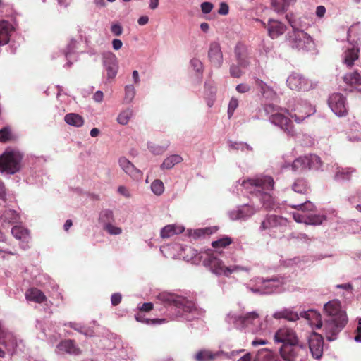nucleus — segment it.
Listing matches in <instances>:
<instances>
[{
	"instance_id": "nucleus-23",
	"label": "nucleus",
	"mask_w": 361,
	"mask_h": 361,
	"mask_svg": "<svg viewBox=\"0 0 361 361\" xmlns=\"http://www.w3.org/2000/svg\"><path fill=\"white\" fill-rule=\"evenodd\" d=\"M15 30L16 25L13 21L0 20V46L6 45L9 42Z\"/></svg>"
},
{
	"instance_id": "nucleus-46",
	"label": "nucleus",
	"mask_w": 361,
	"mask_h": 361,
	"mask_svg": "<svg viewBox=\"0 0 361 361\" xmlns=\"http://www.w3.org/2000/svg\"><path fill=\"white\" fill-rule=\"evenodd\" d=\"M136 94V90L133 84L126 85L124 87V98L123 102L125 104H130L133 102Z\"/></svg>"
},
{
	"instance_id": "nucleus-35",
	"label": "nucleus",
	"mask_w": 361,
	"mask_h": 361,
	"mask_svg": "<svg viewBox=\"0 0 361 361\" xmlns=\"http://www.w3.org/2000/svg\"><path fill=\"white\" fill-rule=\"evenodd\" d=\"M253 361H281L278 355L267 348H262L255 354Z\"/></svg>"
},
{
	"instance_id": "nucleus-25",
	"label": "nucleus",
	"mask_w": 361,
	"mask_h": 361,
	"mask_svg": "<svg viewBox=\"0 0 361 361\" xmlns=\"http://www.w3.org/2000/svg\"><path fill=\"white\" fill-rule=\"evenodd\" d=\"M78 42L75 39H71L68 44L66 46L65 50H59L51 55L52 59H56L59 56H63L67 60V63L64 65V67H71L73 64L70 61V57L72 54H73L77 49Z\"/></svg>"
},
{
	"instance_id": "nucleus-53",
	"label": "nucleus",
	"mask_w": 361,
	"mask_h": 361,
	"mask_svg": "<svg viewBox=\"0 0 361 361\" xmlns=\"http://www.w3.org/2000/svg\"><path fill=\"white\" fill-rule=\"evenodd\" d=\"M231 243H232L231 238L226 236V237L221 238L217 240L213 241L212 243V245L213 247L218 249V248L226 247V246L231 245Z\"/></svg>"
},
{
	"instance_id": "nucleus-59",
	"label": "nucleus",
	"mask_w": 361,
	"mask_h": 361,
	"mask_svg": "<svg viewBox=\"0 0 361 361\" xmlns=\"http://www.w3.org/2000/svg\"><path fill=\"white\" fill-rule=\"evenodd\" d=\"M11 133L8 127H4L0 130V141L6 142L11 139Z\"/></svg>"
},
{
	"instance_id": "nucleus-22",
	"label": "nucleus",
	"mask_w": 361,
	"mask_h": 361,
	"mask_svg": "<svg viewBox=\"0 0 361 361\" xmlns=\"http://www.w3.org/2000/svg\"><path fill=\"white\" fill-rule=\"evenodd\" d=\"M208 59L212 65L220 68L223 63V53L218 42H212L208 49Z\"/></svg>"
},
{
	"instance_id": "nucleus-61",
	"label": "nucleus",
	"mask_w": 361,
	"mask_h": 361,
	"mask_svg": "<svg viewBox=\"0 0 361 361\" xmlns=\"http://www.w3.org/2000/svg\"><path fill=\"white\" fill-rule=\"evenodd\" d=\"M190 63L196 72L200 73L203 71V65L200 59L193 58L190 60Z\"/></svg>"
},
{
	"instance_id": "nucleus-24",
	"label": "nucleus",
	"mask_w": 361,
	"mask_h": 361,
	"mask_svg": "<svg viewBox=\"0 0 361 361\" xmlns=\"http://www.w3.org/2000/svg\"><path fill=\"white\" fill-rule=\"evenodd\" d=\"M236 60L238 65L243 68H247L250 64V56L246 46L241 43H238L234 49Z\"/></svg>"
},
{
	"instance_id": "nucleus-4",
	"label": "nucleus",
	"mask_w": 361,
	"mask_h": 361,
	"mask_svg": "<svg viewBox=\"0 0 361 361\" xmlns=\"http://www.w3.org/2000/svg\"><path fill=\"white\" fill-rule=\"evenodd\" d=\"M224 321L230 326L252 334H259L263 329V323L256 311L245 314L230 311L226 314Z\"/></svg>"
},
{
	"instance_id": "nucleus-30",
	"label": "nucleus",
	"mask_w": 361,
	"mask_h": 361,
	"mask_svg": "<svg viewBox=\"0 0 361 361\" xmlns=\"http://www.w3.org/2000/svg\"><path fill=\"white\" fill-rule=\"evenodd\" d=\"M25 178L30 184L41 185L46 182L47 177L42 171L31 169L27 172Z\"/></svg>"
},
{
	"instance_id": "nucleus-15",
	"label": "nucleus",
	"mask_w": 361,
	"mask_h": 361,
	"mask_svg": "<svg viewBox=\"0 0 361 361\" xmlns=\"http://www.w3.org/2000/svg\"><path fill=\"white\" fill-rule=\"evenodd\" d=\"M0 344L5 347L11 355L21 354L25 348L23 341L11 331L7 334L4 339H0Z\"/></svg>"
},
{
	"instance_id": "nucleus-21",
	"label": "nucleus",
	"mask_w": 361,
	"mask_h": 361,
	"mask_svg": "<svg viewBox=\"0 0 361 361\" xmlns=\"http://www.w3.org/2000/svg\"><path fill=\"white\" fill-rule=\"evenodd\" d=\"M308 343L312 357L320 359L324 350V339L322 335L315 332L312 333L308 337Z\"/></svg>"
},
{
	"instance_id": "nucleus-47",
	"label": "nucleus",
	"mask_w": 361,
	"mask_h": 361,
	"mask_svg": "<svg viewBox=\"0 0 361 361\" xmlns=\"http://www.w3.org/2000/svg\"><path fill=\"white\" fill-rule=\"evenodd\" d=\"M133 116V110L130 108H127L119 113L117 116V122L122 125L126 126L128 123L130 119Z\"/></svg>"
},
{
	"instance_id": "nucleus-9",
	"label": "nucleus",
	"mask_w": 361,
	"mask_h": 361,
	"mask_svg": "<svg viewBox=\"0 0 361 361\" xmlns=\"http://www.w3.org/2000/svg\"><path fill=\"white\" fill-rule=\"evenodd\" d=\"M23 154L16 149H7L0 156V171L13 175L22 167Z\"/></svg>"
},
{
	"instance_id": "nucleus-43",
	"label": "nucleus",
	"mask_w": 361,
	"mask_h": 361,
	"mask_svg": "<svg viewBox=\"0 0 361 361\" xmlns=\"http://www.w3.org/2000/svg\"><path fill=\"white\" fill-rule=\"evenodd\" d=\"M295 0H271V6L278 13H282L287 11L289 6Z\"/></svg>"
},
{
	"instance_id": "nucleus-8",
	"label": "nucleus",
	"mask_w": 361,
	"mask_h": 361,
	"mask_svg": "<svg viewBox=\"0 0 361 361\" xmlns=\"http://www.w3.org/2000/svg\"><path fill=\"white\" fill-rule=\"evenodd\" d=\"M288 114L295 122L300 124L307 118L315 113V109L306 100L300 97H292L287 102Z\"/></svg>"
},
{
	"instance_id": "nucleus-52",
	"label": "nucleus",
	"mask_w": 361,
	"mask_h": 361,
	"mask_svg": "<svg viewBox=\"0 0 361 361\" xmlns=\"http://www.w3.org/2000/svg\"><path fill=\"white\" fill-rule=\"evenodd\" d=\"M286 18L293 29L292 32H296L298 31H304L303 26L301 25L300 21L293 16H289L286 15Z\"/></svg>"
},
{
	"instance_id": "nucleus-11",
	"label": "nucleus",
	"mask_w": 361,
	"mask_h": 361,
	"mask_svg": "<svg viewBox=\"0 0 361 361\" xmlns=\"http://www.w3.org/2000/svg\"><path fill=\"white\" fill-rule=\"evenodd\" d=\"M292 170L301 172L306 170H319L322 169L320 157L316 154H308L295 159L292 165Z\"/></svg>"
},
{
	"instance_id": "nucleus-2",
	"label": "nucleus",
	"mask_w": 361,
	"mask_h": 361,
	"mask_svg": "<svg viewBox=\"0 0 361 361\" xmlns=\"http://www.w3.org/2000/svg\"><path fill=\"white\" fill-rule=\"evenodd\" d=\"M241 186L250 194L251 203L238 206L228 212L229 218L233 221H245L259 210V205H255V200H259L262 207L274 209L275 200L271 192L274 190V180L270 176H260L255 178L243 180Z\"/></svg>"
},
{
	"instance_id": "nucleus-12",
	"label": "nucleus",
	"mask_w": 361,
	"mask_h": 361,
	"mask_svg": "<svg viewBox=\"0 0 361 361\" xmlns=\"http://www.w3.org/2000/svg\"><path fill=\"white\" fill-rule=\"evenodd\" d=\"M279 352L285 361H305L307 356L306 348L298 343L283 345Z\"/></svg>"
},
{
	"instance_id": "nucleus-3",
	"label": "nucleus",
	"mask_w": 361,
	"mask_h": 361,
	"mask_svg": "<svg viewBox=\"0 0 361 361\" xmlns=\"http://www.w3.org/2000/svg\"><path fill=\"white\" fill-rule=\"evenodd\" d=\"M157 300L165 307L174 310L175 317L183 321L191 322L200 318L203 312L198 309L192 300L174 293L162 292Z\"/></svg>"
},
{
	"instance_id": "nucleus-33",
	"label": "nucleus",
	"mask_w": 361,
	"mask_h": 361,
	"mask_svg": "<svg viewBox=\"0 0 361 361\" xmlns=\"http://www.w3.org/2000/svg\"><path fill=\"white\" fill-rule=\"evenodd\" d=\"M355 172V169L353 168L337 167L334 176V180L338 183L348 181Z\"/></svg>"
},
{
	"instance_id": "nucleus-1",
	"label": "nucleus",
	"mask_w": 361,
	"mask_h": 361,
	"mask_svg": "<svg viewBox=\"0 0 361 361\" xmlns=\"http://www.w3.org/2000/svg\"><path fill=\"white\" fill-rule=\"evenodd\" d=\"M326 314L324 323L321 320L320 314L314 310L302 311L300 314L290 308H283L276 311L273 317L276 319H285L289 322H295L300 317L305 319L310 325L315 326L319 329L323 326V330L329 341H335L338 334L345 326L348 319L346 312L342 310L341 302L338 300L329 301L324 306Z\"/></svg>"
},
{
	"instance_id": "nucleus-27",
	"label": "nucleus",
	"mask_w": 361,
	"mask_h": 361,
	"mask_svg": "<svg viewBox=\"0 0 361 361\" xmlns=\"http://www.w3.org/2000/svg\"><path fill=\"white\" fill-rule=\"evenodd\" d=\"M286 219L276 215H269L261 223L259 230L261 231L271 230L273 228L286 225Z\"/></svg>"
},
{
	"instance_id": "nucleus-10",
	"label": "nucleus",
	"mask_w": 361,
	"mask_h": 361,
	"mask_svg": "<svg viewBox=\"0 0 361 361\" xmlns=\"http://www.w3.org/2000/svg\"><path fill=\"white\" fill-rule=\"evenodd\" d=\"M355 27L351 26L348 30V44L346 46L345 49L343 54V61L348 66L350 67L354 64V62L358 59V42L359 38L354 37Z\"/></svg>"
},
{
	"instance_id": "nucleus-32",
	"label": "nucleus",
	"mask_w": 361,
	"mask_h": 361,
	"mask_svg": "<svg viewBox=\"0 0 361 361\" xmlns=\"http://www.w3.org/2000/svg\"><path fill=\"white\" fill-rule=\"evenodd\" d=\"M56 350L58 353L65 352L73 355H78L80 353V349L72 340L61 341L56 346Z\"/></svg>"
},
{
	"instance_id": "nucleus-39",
	"label": "nucleus",
	"mask_w": 361,
	"mask_h": 361,
	"mask_svg": "<svg viewBox=\"0 0 361 361\" xmlns=\"http://www.w3.org/2000/svg\"><path fill=\"white\" fill-rule=\"evenodd\" d=\"M98 221L102 226V228L111 223H114L115 221V216L113 211L109 209L101 210L99 214Z\"/></svg>"
},
{
	"instance_id": "nucleus-38",
	"label": "nucleus",
	"mask_w": 361,
	"mask_h": 361,
	"mask_svg": "<svg viewBox=\"0 0 361 361\" xmlns=\"http://www.w3.org/2000/svg\"><path fill=\"white\" fill-rule=\"evenodd\" d=\"M292 190L300 194H307L310 191V185L303 178H297L292 184Z\"/></svg>"
},
{
	"instance_id": "nucleus-18",
	"label": "nucleus",
	"mask_w": 361,
	"mask_h": 361,
	"mask_svg": "<svg viewBox=\"0 0 361 361\" xmlns=\"http://www.w3.org/2000/svg\"><path fill=\"white\" fill-rule=\"evenodd\" d=\"M243 351V350L226 352L224 350H220L216 353H212L208 350H201L194 355V359L196 361H210L221 355H224L227 358H231L236 355H238Z\"/></svg>"
},
{
	"instance_id": "nucleus-19",
	"label": "nucleus",
	"mask_w": 361,
	"mask_h": 361,
	"mask_svg": "<svg viewBox=\"0 0 361 361\" xmlns=\"http://www.w3.org/2000/svg\"><path fill=\"white\" fill-rule=\"evenodd\" d=\"M102 61L108 79H114L118 70L117 57L114 53L106 51L102 54Z\"/></svg>"
},
{
	"instance_id": "nucleus-14",
	"label": "nucleus",
	"mask_w": 361,
	"mask_h": 361,
	"mask_svg": "<svg viewBox=\"0 0 361 361\" xmlns=\"http://www.w3.org/2000/svg\"><path fill=\"white\" fill-rule=\"evenodd\" d=\"M287 86L292 90L308 91L317 87V83L309 80L298 73H291L286 80Z\"/></svg>"
},
{
	"instance_id": "nucleus-57",
	"label": "nucleus",
	"mask_w": 361,
	"mask_h": 361,
	"mask_svg": "<svg viewBox=\"0 0 361 361\" xmlns=\"http://www.w3.org/2000/svg\"><path fill=\"white\" fill-rule=\"evenodd\" d=\"M35 328L40 331L41 334L38 336L39 338L44 340L47 338L45 324L42 321L37 319L35 322Z\"/></svg>"
},
{
	"instance_id": "nucleus-37",
	"label": "nucleus",
	"mask_w": 361,
	"mask_h": 361,
	"mask_svg": "<svg viewBox=\"0 0 361 361\" xmlns=\"http://www.w3.org/2000/svg\"><path fill=\"white\" fill-rule=\"evenodd\" d=\"M20 219L19 213L11 209H5L1 216V219L3 222L11 224L18 223Z\"/></svg>"
},
{
	"instance_id": "nucleus-49",
	"label": "nucleus",
	"mask_w": 361,
	"mask_h": 361,
	"mask_svg": "<svg viewBox=\"0 0 361 361\" xmlns=\"http://www.w3.org/2000/svg\"><path fill=\"white\" fill-rule=\"evenodd\" d=\"M307 212V225L318 226L323 223L326 220V216L321 214H315Z\"/></svg>"
},
{
	"instance_id": "nucleus-56",
	"label": "nucleus",
	"mask_w": 361,
	"mask_h": 361,
	"mask_svg": "<svg viewBox=\"0 0 361 361\" xmlns=\"http://www.w3.org/2000/svg\"><path fill=\"white\" fill-rule=\"evenodd\" d=\"M229 147L232 149L235 150H241L243 151L245 149L248 150H252V147L245 142H229Z\"/></svg>"
},
{
	"instance_id": "nucleus-28",
	"label": "nucleus",
	"mask_w": 361,
	"mask_h": 361,
	"mask_svg": "<svg viewBox=\"0 0 361 361\" xmlns=\"http://www.w3.org/2000/svg\"><path fill=\"white\" fill-rule=\"evenodd\" d=\"M13 236L21 241L20 247L23 250L28 248V243L30 239L28 229L22 226H14L11 229Z\"/></svg>"
},
{
	"instance_id": "nucleus-16",
	"label": "nucleus",
	"mask_w": 361,
	"mask_h": 361,
	"mask_svg": "<svg viewBox=\"0 0 361 361\" xmlns=\"http://www.w3.org/2000/svg\"><path fill=\"white\" fill-rule=\"evenodd\" d=\"M331 110L338 117H345L348 113V106L346 98L341 93L331 94L328 99Z\"/></svg>"
},
{
	"instance_id": "nucleus-60",
	"label": "nucleus",
	"mask_w": 361,
	"mask_h": 361,
	"mask_svg": "<svg viewBox=\"0 0 361 361\" xmlns=\"http://www.w3.org/2000/svg\"><path fill=\"white\" fill-rule=\"evenodd\" d=\"M238 106V100L235 97H232L228 106V116L229 118L233 116L235 110L237 109Z\"/></svg>"
},
{
	"instance_id": "nucleus-26",
	"label": "nucleus",
	"mask_w": 361,
	"mask_h": 361,
	"mask_svg": "<svg viewBox=\"0 0 361 361\" xmlns=\"http://www.w3.org/2000/svg\"><path fill=\"white\" fill-rule=\"evenodd\" d=\"M118 164L121 169L133 179L139 180L142 178V171L137 169L133 163H131L126 157H122L118 159Z\"/></svg>"
},
{
	"instance_id": "nucleus-54",
	"label": "nucleus",
	"mask_w": 361,
	"mask_h": 361,
	"mask_svg": "<svg viewBox=\"0 0 361 361\" xmlns=\"http://www.w3.org/2000/svg\"><path fill=\"white\" fill-rule=\"evenodd\" d=\"M103 229L111 235H119L123 232L121 227L114 225L113 223L104 226Z\"/></svg>"
},
{
	"instance_id": "nucleus-58",
	"label": "nucleus",
	"mask_w": 361,
	"mask_h": 361,
	"mask_svg": "<svg viewBox=\"0 0 361 361\" xmlns=\"http://www.w3.org/2000/svg\"><path fill=\"white\" fill-rule=\"evenodd\" d=\"M110 31L114 36L119 37L123 34V28L119 23H113L111 25Z\"/></svg>"
},
{
	"instance_id": "nucleus-17",
	"label": "nucleus",
	"mask_w": 361,
	"mask_h": 361,
	"mask_svg": "<svg viewBox=\"0 0 361 361\" xmlns=\"http://www.w3.org/2000/svg\"><path fill=\"white\" fill-rule=\"evenodd\" d=\"M274 339L275 343H283V345L297 344L298 338L295 330L287 326L279 328L274 334Z\"/></svg>"
},
{
	"instance_id": "nucleus-13",
	"label": "nucleus",
	"mask_w": 361,
	"mask_h": 361,
	"mask_svg": "<svg viewBox=\"0 0 361 361\" xmlns=\"http://www.w3.org/2000/svg\"><path fill=\"white\" fill-rule=\"evenodd\" d=\"M288 39L290 46L299 51H310L314 47L312 38L304 31L289 32Z\"/></svg>"
},
{
	"instance_id": "nucleus-44",
	"label": "nucleus",
	"mask_w": 361,
	"mask_h": 361,
	"mask_svg": "<svg viewBox=\"0 0 361 361\" xmlns=\"http://www.w3.org/2000/svg\"><path fill=\"white\" fill-rule=\"evenodd\" d=\"M183 161L181 156L178 154H172L166 157L161 165L162 169H171L176 164L180 163Z\"/></svg>"
},
{
	"instance_id": "nucleus-41",
	"label": "nucleus",
	"mask_w": 361,
	"mask_h": 361,
	"mask_svg": "<svg viewBox=\"0 0 361 361\" xmlns=\"http://www.w3.org/2000/svg\"><path fill=\"white\" fill-rule=\"evenodd\" d=\"M343 79L346 85L351 87L361 85V75L357 71L347 73L343 75Z\"/></svg>"
},
{
	"instance_id": "nucleus-42",
	"label": "nucleus",
	"mask_w": 361,
	"mask_h": 361,
	"mask_svg": "<svg viewBox=\"0 0 361 361\" xmlns=\"http://www.w3.org/2000/svg\"><path fill=\"white\" fill-rule=\"evenodd\" d=\"M65 122L69 125L76 128H79L83 126L84 119L83 118L75 113L67 114L64 117Z\"/></svg>"
},
{
	"instance_id": "nucleus-20",
	"label": "nucleus",
	"mask_w": 361,
	"mask_h": 361,
	"mask_svg": "<svg viewBox=\"0 0 361 361\" xmlns=\"http://www.w3.org/2000/svg\"><path fill=\"white\" fill-rule=\"evenodd\" d=\"M292 208L298 210L293 213V219L298 223L307 224V212H312L314 209V204L310 201H305L303 203L290 205Z\"/></svg>"
},
{
	"instance_id": "nucleus-63",
	"label": "nucleus",
	"mask_w": 361,
	"mask_h": 361,
	"mask_svg": "<svg viewBox=\"0 0 361 361\" xmlns=\"http://www.w3.org/2000/svg\"><path fill=\"white\" fill-rule=\"evenodd\" d=\"M200 8L203 14H209L212 11L214 5L211 2L204 1L201 4Z\"/></svg>"
},
{
	"instance_id": "nucleus-45",
	"label": "nucleus",
	"mask_w": 361,
	"mask_h": 361,
	"mask_svg": "<svg viewBox=\"0 0 361 361\" xmlns=\"http://www.w3.org/2000/svg\"><path fill=\"white\" fill-rule=\"evenodd\" d=\"M348 138L352 142L361 141V126L358 123L352 124L350 134L348 135Z\"/></svg>"
},
{
	"instance_id": "nucleus-55",
	"label": "nucleus",
	"mask_w": 361,
	"mask_h": 361,
	"mask_svg": "<svg viewBox=\"0 0 361 361\" xmlns=\"http://www.w3.org/2000/svg\"><path fill=\"white\" fill-rule=\"evenodd\" d=\"M210 230V228L196 229L192 232H190V236L194 239H197L201 237L209 235L212 233Z\"/></svg>"
},
{
	"instance_id": "nucleus-48",
	"label": "nucleus",
	"mask_w": 361,
	"mask_h": 361,
	"mask_svg": "<svg viewBox=\"0 0 361 361\" xmlns=\"http://www.w3.org/2000/svg\"><path fill=\"white\" fill-rule=\"evenodd\" d=\"M326 257L325 255H315L310 257H304L302 259H300L299 257H295L293 259V264L298 265L299 267L302 268L305 263L312 262L315 260H319Z\"/></svg>"
},
{
	"instance_id": "nucleus-50",
	"label": "nucleus",
	"mask_w": 361,
	"mask_h": 361,
	"mask_svg": "<svg viewBox=\"0 0 361 361\" xmlns=\"http://www.w3.org/2000/svg\"><path fill=\"white\" fill-rule=\"evenodd\" d=\"M135 318L137 322L145 323L147 324H160L163 323L165 319H150L145 318V316L142 312H138L135 315Z\"/></svg>"
},
{
	"instance_id": "nucleus-64",
	"label": "nucleus",
	"mask_w": 361,
	"mask_h": 361,
	"mask_svg": "<svg viewBox=\"0 0 361 361\" xmlns=\"http://www.w3.org/2000/svg\"><path fill=\"white\" fill-rule=\"evenodd\" d=\"M355 336L354 337V340L357 343H361V318L358 319V324L355 331Z\"/></svg>"
},
{
	"instance_id": "nucleus-34",
	"label": "nucleus",
	"mask_w": 361,
	"mask_h": 361,
	"mask_svg": "<svg viewBox=\"0 0 361 361\" xmlns=\"http://www.w3.org/2000/svg\"><path fill=\"white\" fill-rule=\"evenodd\" d=\"M256 87L260 91L263 97L267 99L272 100L276 97L275 91L269 85H267L264 82L259 78H256L255 80Z\"/></svg>"
},
{
	"instance_id": "nucleus-51",
	"label": "nucleus",
	"mask_w": 361,
	"mask_h": 361,
	"mask_svg": "<svg viewBox=\"0 0 361 361\" xmlns=\"http://www.w3.org/2000/svg\"><path fill=\"white\" fill-rule=\"evenodd\" d=\"M151 190L152 192L157 195V196H159L161 195L164 191V183L163 182L159 180V179H156L154 180L152 184H151Z\"/></svg>"
},
{
	"instance_id": "nucleus-29",
	"label": "nucleus",
	"mask_w": 361,
	"mask_h": 361,
	"mask_svg": "<svg viewBox=\"0 0 361 361\" xmlns=\"http://www.w3.org/2000/svg\"><path fill=\"white\" fill-rule=\"evenodd\" d=\"M266 26L268 35L271 39L278 38L286 30V25L277 20L269 19Z\"/></svg>"
},
{
	"instance_id": "nucleus-40",
	"label": "nucleus",
	"mask_w": 361,
	"mask_h": 361,
	"mask_svg": "<svg viewBox=\"0 0 361 361\" xmlns=\"http://www.w3.org/2000/svg\"><path fill=\"white\" fill-rule=\"evenodd\" d=\"M183 230L184 228L182 226L169 224L161 230L160 235L162 238H169L174 235L182 233Z\"/></svg>"
},
{
	"instance_id": "nucleus-5",
	"label": "nucleus",
	"mask_w": 361,
	"mask_h": 361,
	"mask_svg": "<svg viewBox=\"0 0 361 361\" xmlns=\"http://www.w3.org/2000/svg\"><path fill=\"white\" fill-rule=\"evenodd\" d=\"M203 264L215 275L226 277H229L233 274L240 272L248 274L252 270L251 266L237 264V259L233 257L230 259L226 258L224 261L213 255H207V257L203 259Z\"/></svg>"
},
{
	"instance_id": "nucleus-36",
	"label": "nucleus",
	"mask_w": 361,
	"mask_h": 361,
	"mask_svg": "<svg viewBox=\"0 0 361 361\" xmlns=\"http://www.w3.org/2000/svg\"><path fill=\"white\" fill-rule=\"evenodd\" d=\"M25 298L28 301H33L37 303H42L47 299L44 293L35 288H30L26 291Z\"/></svg>"
},
{
	"instance_id": "nucleus-6",
	"label": "nucleus",
	"mask_w": 361,
	"mask_h": 361,
	"mask_svg": "<svg viewBox=\"0 0 361 361\" xmlns=\"http://www.w3.org/2000/svg\"><path fill=\"white\" fill-rule=\"evenodd\" d=\"M286 279L282 276L271 278L255 277L244 286L247 290L257 295H269L281 293L283 290Z\"/></svg>"
},
{
	"instance_id": "nucleus-31",
	"label": "nucleus",
	"mask_w": 361,
	"mask_h": 361,
	"mask_svg": "<svg viewBox=\"0 0 361 361\" xmlns=\"http://www.w3.org/2000/svg\"><path fill=\"white\" fill-rule=\"evenodd\" d=\"M180 255L187 262L197 264L200 262L202 256H200L197 250L190 246L181 247Z\"/></svg>"
},
{
	"instance_id": "nucleus-62",
	"label": "nucleus",
	"mask_w": 361,
	"mask_h": 361,
	"mask_svg": "<svg viewBox=\"0 0 361 361\" xmlns=\"http://www.w3.org/2000/svg\"><path fill=\"white\" fill-rule=\"evenodd\" d=\"M230 74L233 78H240L242 75L240 66L238 65H231L230 67Z\"/></svg>"
},
{
	"instance_id": "nucleus-7",
	"label": "nucleus",
	"mask_w": 361,
	"mask_h": 361,
	"mask_svg": "<svg viewBox=\"0 0 361 361\" xmlns=\"http://www.w3.org/2000/svg\"><path fill=\"white\" fill-rule=\"evenodd\" d=\"M264 110L270 123L288 135H294L291 119L286 116L287 108L284 109L273 104H268L264 105Z\"/></svg>"
}]
</instances>
